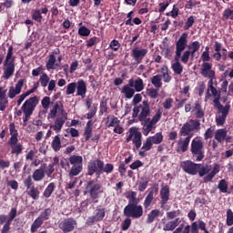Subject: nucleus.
<instances>
[{"mask_svg": "<svg viewBox=\"0 0 233 233\" xmlns=\"http://www.w3.org/2000/svg\"><path fill=\"white\" fill-rule=\"evenodd\" d=\"M180 167L182 170H184L186 174H189V176H198V174L199 177H204V183H212L214 177H216L221 170V167L218 163L213 164L212 169V167L208 165L196 164L192 162V160L182 161Z\"/></svg>", "mask_w": 233, "mask_h": 233, "instance_id": "f257e3e1", "label": "nucleus"}, {"mask_svg": "<svg viewBox=\"0 0 233 233\" xmlns=\"http://www.w3.org/2000/svg\"><path fill=\"white\" fill-rule=\"evenodd\" d=\"M187 46L188 33H183L175 44V61H181L184 65H187L190 57L194 58L196 52H198L199 48H201L199 41H194L191 43V50H187Z\"/></svg>", "mask_w": 233, "mask_h": 233, "instance_id": "f03ea898", "label": "nucleus"}, {"mask_svg": "<svg viewBox=\"0 0 233 233\" xmlns=\"http://www.w3.org/2000/svg\"><path fill=\"white\" fill-rule=\"evenodd\" d=\"M57 111L61 112V116L56 117ZM47 119H56L55 123L53 125H50L49 127L54 130L56 134H59V132L63 130V127L68 119V115L66 114V112H65L63 103H61L60 101L55 103L49 114L47 115Z\"/></svg>", "mask_w": 233, "mask_h": 233, "instance_id": "7ed1b4c3", "label": "nucleus"}, {"mask_svg": "<svg viewBox=\"0 0 233 233\" xmlns=\"http://www.w3.org/2000/svg\"><path fill=\"white\" fill-rule=\"evenodd\" d=\"M114 172V165L107 163L105 165V162L101 159H96L89 163L87 166V174L88 176H101V174H112Z\"/></svg>", "mask_w": 233, "mask_h": 233, "instance_id": "20e7f679", "label": "nucleus"}, {"mask_svg": "<svg viewBox=\"0 0 233 233\" xmlns=\"http://www.w3.org/2000/svg\"><path fill=\"white\" fill-rule=\"evenodd\" d=\"M37 105H39V98L37 97V96H34L33 97L26 99L22 105L21 107L24 114V127H26V125H28V121H30V117H32L34 110H35Z\"/></svg>", "mask_w": 233, "mask_h": 233, "instance_id": "39448f33", "label": "nucleus"}, {"mask_svg": "<svg viewBox=\"0 0 233 233\" xmlns=\"http://www.w3.org/2000/svg\"><path fill=\"white\" fill-rule=\"evenodd\" d=\"M15 72V56H14V46H10L4 61V79H10Z\"/></svg>", "mask_w": 233, "mask_h": 233, "instance_id": "423d86ee", "label": "nucleus"}, {"mask_svg": "<svg viewBox=\"0 0 233 233\" xmlns=\"http://www.w3.org/2000/svg\"><path fill=\"white\" fill-rule=\"evenodd\" d=\"M163 139L162 132H157L154 136L148 137L138 152V156H140V157H147V152L152 150L153 145H161Z\"/></svg>", "mask_w": 233, "mask_h": 233, "instance_id": "0eeeda50", "label": "nucleus"}, {"mask_svg": "<svg viewBox=\"0 0 233 233\" xmlns=\"http://www.w3.org/2000/svg\"><path fill=\"white\" fill-rule=\"evenodd\" d=\"M190 152L196 157V161H203L205 159V142L201 137H196L191 141Z\"/></svg>", "mask_w": 233, "mask_h": 233, "instance_id": "6e6552de", "label": "nucleus"}, {"mask_svg": "<svg viewBox=\"0 0 233 233\" xmlns=\"http://www.w3.org/2000/svg\"><path fill=\"white\" fill-rule=\"evenodd\" d=\"M86 194H89L93 203H99V198L103 194V187L99 183L94 184V180H89L86 185Z\"/></svg>", "mask_w": 233, "mask_h": 233, "instance_id": "1a4fd4ad", "label": "nucleus"}, {"mask_svg": "<svg viewBox=\"0 0 233 233\" xmlns=\"http://www.w3.org/2000/svg\"><path fill=\"white\" fill-rule=\"evenodd\" d=\"M144 210L143 206L138 203L127 204L124 208V216L126 218H131L132 219H139L143 218Z\"/></svg>", "mask_w": 233, "mask_h": 233, "instance_id": "9d476101", "label": "nucleus"}, {"mask_svg": "<svg viewBox=\"0 0 233 233\" xmlns=\"http://www.w3.org/2000/svg\"><path fill=\"white\" fill-rule=\"evenodd\" d=\"M128 132L129 135H127L126 137V143H130V141H133L136 150H139L141 148V145H143V135L136 127H130Z\"/></svg>", "mask_w": 233, "mask_h": 233, "instance_id": "9b49d317", "label": "nucleus"}, {"mask_svg": "<svg viewBox=\"0 0 233 233\" xmlns=\"http://www.w3.org/2000/svg\"><path fill=\"white\" fill-rule=\"evenodd\" d=\"M201 130V121L198 118L190 119L185 123L179 131V136H192L190 132H199Z\"/></svg>", "mask_w": 233, "mask_h": 233, "instance_id": "f8f14e48", "label": "nucleus"}, {"mask_svg": "<svg viewBox=\"0 0 233 233\" xmlns=\"http://www.w3.org/2000/svg\"><path fill=\"white\" fill-rule=\"evenodd\" d=\"M50 216H52V209L50 208H46L44 211L40 213V215L35 219L30 228L31 233H35L41 227H43V223L45 221H48L50 219Z\"/></svg>", "mask_w": 233, "mask_h": 233, "instance_id": "ddd939ff", "label": "nucleus"}, {"mask_svg": "<svg viewBox=\"0 0 233 233\" xmlns=\"http://www.w3.org/2000/svg\"><path fill=\"white\" fill-rule=\"evenodd\" d=\"M105 216H106V208L102 206H97L93 215L87 218L86 226L92 227L95 223L103 221V219H105Z\"/></svg>", "mask_w": 233, "mask_h": 233, "instance_id": "4468645a", "label": "nucleus"}, {"mask_svg": "<svg viewBox=\"0 0 233 233\" xmlns=\"http://www.w3.org/2000/svg\"><path fill=\"white\" fill-rule=\"evenodd\" d=\"M58 228L64 233L74 232L77 228V220L74 218H66L58 221Z\"/></svg>", "mask_w": 233, "mask_h": 233, "instance_id": "2eb2a0df", "label": "nucleus"}, {"mask_svg": "<svg viewBox=\"0 0 233 233\" xmlns=\"http://www.w3.org/2000/svg\"><path fill=\"white\" fill-rule=\"evenodd\" d=\"M218 112L220 115H218L216 117V124L217 127H223L227 121V116H228V112H230V105L218 106Z\"/></svg>", "mask_w": 233, "mask_h": 233, "instance_id": "dca6fc26", "label": "nucleus"}, {"mask_svg": "<svg viewBox=\"0 0 233 233\" xmlns=\"http://www.w3.org/2000/svg\"><path fill=\"white\" fill-rule=\"evenodd\" d=\"M148 54V49H139V47H135L131 51V56L136 61V65L143 63V59Z\"/></svg>", "mask_w": 233, "mask_h": 233, "instance_id": "f3484780", "label": "nucleus"}, {"mask_svg": "<svg viewBox=\"0 0 233 233\" xmlns=\"http://www.w3.org/2000/svg\"><path fill=\"white\" fill-rule=\"evenodd\" d=\"M158 190H159V185L155 184L152 187L151 190L147 195V197L143 202V207H144L145 210H148V208H150V205H152V201H154V192H155V194H157Z\"/></svg>", "mask_w": 233, "mask_h": 233, "instance_id": "a211bd4d", "label": "nucleus"}, {"mask_svg": "<svg viewBox=\"0 0 233 233\" xmlns=\"http://www.w3.org/2000/svg\"><path fill=\"white\" fill-rule=\"evenodd\" d=\"M190 139H192V135H187L186 137L180 138L177 140V152H181L185 154L188 150V147L190 145Z\"/></svg>", "mask_w": 233, "mask_h": 233, "instance_id": "6ab92c4d", "label": "nucleus"}, {"mask_svg": "<svg viewBox=\"0 0 233 233\" xmlns=\"http://www.w3.org/2000/svg\"><path fill=\"white\" fill-rule=\"evenodd\" d=\"M140 108L141 112L137 117H138V121L143 122L150 116V104L148 103V100H144L142 105H140Z\"/></svg>", "mask_w": 233, "mask_h": 233, "instance_id": "aec40b11", "label": "nucleus"}, {"mask_svg": "<svg viewBox=\"0 0 233 233\" xmlns=\"http://www.w3.org/2000/svg\"><path fill=\"white\" fill-rule=\"evenodd\" d=\"M88 91L86 81L83 79H78L76 82V96H80L82 99L86 97V92Z\"/></svg>", "mask_w": 233, "mask_h": 233, "instance_id": "412c9836", "label": "nucleus"}, {"mask_svg": "<svg viewBox=\"0 0 233 233\" xmlns=\"http://www.w3.org/2000/svg\"><path fill=\"white\" fill-rule=\"evenodd\" d=\"M25 85V79H20L15 85V87L10 86L8 91V97L10 99H14L15 96H19L21 94V90H23V86Z\"/></svg>", "mask_w": 233, "mask_h": 233, "instance_id": "4be33fe9", "label": "nucleus"}, {"mask_svg": "<svg viewBox=\"0 0 233 233\" xmlns=\"http://www.w3.org/2000/svg\"><path fill=\"white\" fill-rule=\"evenodd\" d=\"M160 207L165 208L168 199H170V187L168 186H164L160 189Z\"/></svg>", "mask_w": 233, "mask_h": 233, "instance_id": "5701e85b", "label": "nucleus"}, {"mask_svg": "<svg viewBox=\"0 0 233 233\" xmlns=\"http://www.w3.org/2000/svg\"><path fill=\"white\" fill-rule=\"evenodd\" d=\"M143 101V96H141V94H137L134 96L132 105L134 106L133 108V113H132V118L137 119V116H139V111H140V106L139 103Z\"/></svg>", "mask_w": 233, "mask_h": 233, "instance_id": "b1692460", "label": "nucleus"}, {"mask_svg": "<svg viewBox=\"0 0 233 233\" xmlns=\"http://www.w3.org/2000/svg\"><path fill=\"white\" fill-rule=\"evenodd\" d=\"M46 15L48 14V8L46 7V5H45L44 7H41L40 9H35L32 12V19L33 21H35L36 23H42L43 21V15Z\"/></svg>", "mask_w": 233, "mask_h": 233, "instance_id": "393cba45", "label": "nucleus"}, {"mask_svg": "<svg viewBox=\"0 0 233 233\" xmlns=\"http://www.w3.org/2000/svg\"><path fill=\"white\" fill-rule=\"evenodd\" d=\"M200 74L203 77H212L216 76V71L212 70V64L206 62L201 66Z\"/></svg>", "mask_w": 233, "mask_h": 233, "instance_id": "a878e982", "label": "nucleus"}, {"mask_svg": "<svg viewBox=\"0 0 233 233\" xmlns=\"http://www.w3.org/2000/svg\"><path fill=\"white\" fill-rule=\"evenodd\" d=\"M212 96L214 97L213 103L217 106H221V103L219 102L221 95L219 94V92L218 91V89L216 87H209V88H208V91H207V94H206V97H212Z\"/></svg>", "mask_w": 233, "mask_h": 233, "instance_id": "bb28decb", "label": "nucleus"}, {"mask_svg": "<svg viewBox=\"0 0 233 233\" xmlns=\"http://www.w3.org/2000/svg\"><path fill=\"white\" fill-rule=\"evenodd\" d=\"M18 142L19 140H15L14 142H7L11 148V154H15V156H20V154H23V144Z\"/></svg>", "mask_w": 233, "mask_h": 233, "instance_id": "cd10ccee", "label": "nucleus"}, {"mask_svg": "<svg viewBox=\"0 0 233 233\" xmlns=\"http://www.w3.org/2000/svg\"><path fill=\"white\" fill-rule=\"evenodd\" d=\"M192 113L197 119L205 120V110H203V106L199 102H196L194 107L192 108Z\"/></svg>", "mask_w": 233, "mask_h": 233, "instance_id": "c85d7f7f", "label": "nucleus"}, {"mask_svg": "<svg viewBox=\"0 0 233 233\" xmlns=\"http://www.w3.org/2000/svg\"><path fill=\"white\" fill-rule=\"evenodd\" d=\"M45 168H46V164H45L44 167H40L38 169H35L33 172L32 177L34 181L39 182L45 179V176H46Z\"/></svg>", "mask_w": 233, "mask_h": 233, "instance_id": "c756f323", "label": "nucleus"}, {"mask_svg": "<svg viewBox=\"0 0 233 233\" xmlns=\"http://www.w3.org/2000/svg\"><path fill=\"white\" fill-rule=\"evenodd\" d=\"M6 105H8V96H6V89L0 86V110L5 112L6 110Z\"/></svg>", "mask_w": 233, "mask_h": 233, "instance_id": "7c9ffc66", "label": "nucleus"}, {"mask_svg": "<svg viewBox=\"0 0 233 233\" xmlns=\"http://www.w3.org/2000/svg\"><path fill=\"white\" fill-rule=\"evenodd\" d=\"M119 123H121V120L119 118L109 115L106 116V121L105 122V125L106 128H115L117 127V125H119Z\"/></svg>", "mask_w": 233, "mask_h": 233, "instance_id": "2f4dec72", "label": "nucleus"}, {"mask_svg": "<svg viewBox=\"0 0 233 233\" xmlns=\"http://www.w3.org/2000/svg\"><path fill=\"white\" fill-rule=\"evenodd\" d=\"M228 134V131L227 130V128L218 129L215 132L216 141H218V143H223V141H225V139H227Z\"/></svg>", "mask_w": 233, "mask_h": 233, "instance_id": "473e14b6", "label": "nucleus"}, {"mask_svg": "<svg viewBox=\"0 0 233 233\" xmlns=\"http://www.w3.org/2000/svg\"><path fill=\"white\" fill-rule=\"evenodd\" d=\"M218 188L222 194H232V191L228 190V181L225 178L218 181Z\"/></svg>", "mask_w": 233, "mask_h": 233, "instance_id": "72a5a7b5", "label": "nucleus"}, {"mask_svg": "<svg viewBox=\"0 0 233 233\" xmlns=\"http://www.w3.org/2000/svg\"><path fill=\"white\" fill-rule=\"evenodd\" d=\"M162 114H163V112H161V109H158L157 111V113L152 117L150 124L147 127L148 131H152V129L154 128V125H156L157 123H159V121H161Z\"/></svg>", "mask_w": 233, "mask_h": 233, "instance_id": "f704fd0d", "label": "nucleus"}, {"mask_svg": "<svg viewBox=\"0 0 233 233\" xmlns=\"http://www.w3.org/2000/svg\"><path fill=\"white\" fill-rule=\"evenodd\" d=\"M51 147L55 152H59L63 148V144L61 143V135L55 136Z\"/></svg>", "mask_w": 233, "mask_h": 233, "instance_id": "c9c22d12", "label": "nucleus"}, {"mask_svg": "<svg viewBox=\"0 0 233 233\" xmlns=\"http://www.w3.org/2000/svg\"><path fill=\"white\" fill-rule=\"evenodd\" d=\"M9 132H10V138L8 141L15 142L19 141V133L17 132V129H15V124L11 123L9 125Z\"/></svg>", "mask_w": 233, "mask_h": 233, "instance_id": "e433bc0d", "label": "nucleus"}, {"mask_svg": "<svg viewBox=\"0 0 233 233\" xmlns=\"http://www.w3.org/2000/svg\"><path fill=\"white\" fill-rule=\"evenodd\" d=\"M57 59L56 58V56L49 55L48 60L46 64V70H56V66H59V64H56V62Z\"/></svg>", "mask_w": 233, "mask_h": 233, "instance_id": "4c0bfd02", "label": "nucleus"}, {"mask_svg": "<svg viewBox=\"0 0 233 233\" xmlns=\"http://www.w3.org/2000/svg\"><path fill=\"white\" fill-rule=\"evenodd\" d=\"M161 211L159 209H152L148 215L146 222L150 225V223H154L156 219H157V217L160 216Z\"/></svg>", "mask_w": 233, "mask_h": 233, "instance_id": "58836bf2", "label": "nucleus"}, {"mask_svg": "<svg viewBox=\"0 0 233 233\" xmlns=\"http://www.w3.org/2000/svg\"><path fill=\"white\" fill-rule=\"evenodd\" d=\"M92 127H94V123L92 122V120H88L84 131V137H86V141H90V137H92Z\"/></svg>", "mask_w": 233, "mask_h": 233, "instance_id": "ea45409f", "label": "nucleus"}, {"mask_svg": "<svg viewBox=\"0 0 233 233\" xmlns=\"http://www.w3.org/2000/svg\"><path fill=\"white\" fill-rule=\"evenodd\" d=\"M122 94H125V97L127 99H132L134 97V94H136V90L132 87H129L128 85H126L122 87Z\"/></svg>", "mask_w": 233, "mask_h": 233, "instance_id": "a19ab883", "label": "nucleus"}, {"mask_svg": "<svg viewBox=\"0 0 233 233\" xmlns=\"http://www.w3.org/2000/svg\"><path fill=\"white\" fill-rule=\"evenodd\" d=\"M69 163L73 167L83 166V157L77 156V155H73L69 157Z\"/></svg>", "mask_w": 233, "mask_h": 233, "instance_id": "79ce46f5", "label": "nucleus"}, {"mask_svg": "<svg viewBox=\"0 0 233 233\" xmlns=\"http://www.w3.org/2000/svg\"><path fill=\"white\" fill-rule=\"evenodd\" d=\"M171 68L177 76H181V74H183V65H181L179 60H175V63L171 65Z\"/></svg>", "mask_w": 233, "mask_h": 233, "instance_id": "37998d69", "label": "nucleus"}, {"mask_svg": "<svg viewBox=\"0 0 233 233\" xmlns=\"http://www.w3.org/2000/svg\"><path fill=\"white\" fill-rule=\"evenodd\" d=\"M55 190H56V184L54 182L49 183L43 192L44 198H50L52 194H54Z\"/></svg>", "mask_w": 233, "mask_h": 233, "instance_id": "c03bdc74", "label": "nucleus"}, {"mask_svg": "<svg viewBox=\"0 0 233 233\" xmlns=\"http://www.w3.org/2000/svg\"><path fill=\"white\" fill-rule=\"evenodd\" d=\"M83 172V166H72L69 171V177L73 179L75 176H79Z\"/></svg>", "mask_w": 233, "mask_h": 233, "instance_id": "a18cd8bd", "label": "nucleus"}, {"mask_svg": "<svg viewBox=\"0 0 233 233\" xmlns=\"http://www.w3.org/2000/svg\"><path fill=\"white\" fill-rule=\"evenodd\" d=\"M160 72L162 74L160 76L163 78L164 83H170V81H172V76H170V73H168L167 66L161 67Z\"/></svg>", "mask_w": 233, "mask_h": 233, "instance_id": "49530a36", "label": "nucleus"}, {"mask_svg": "<svg viewBox=\"0 0 233 233\" xmlns=\"http://www.w3.org/2000/svg\"><path fill=\"white\" fill-rule=\"evenodd\" d=\"M96 114H97V104H94L88 113L83 116L82 119H88L89 121H92V117H94Z\"/></svg>", "mask_w": 233, "mask_h": 233, "instance_id": "de8ad7c7", "label": "nucleus"}, {"mask_svg": "<svg viewBox=\"0 0 233 233\" xmlns=\"http://www.w3.org/2000/svg\"><path fill=\"white\" fill-rule=\"evenodd\" d=\"M27 194L29 198H33L34 200L39 199V188L35 186H32Z\"/></svg>", "mask_w": 233, "mask_h": 233, "instance_id": "09e8293b", "label": "nucleus"}, {"mask_svg": "<svg viewBox=\"0 0 233 233\" xmlns=\"http://www.w3.org/2000/svg\"><path fill=\"white\" fill-rule=\"evenodd\" d=\"M148 183H150V179L148 177H142L138 183L139 192H145L148 187Z\"/></svg>", "mask_w": 233, "mask_h": 233, "instance_id": "8fccbe9b", "label": "nucleus"}, {"mask_svg": "<svg viewBox=\"0 0 233 233\" xmlns=\"http://www.w3.org/2000/svg\"><path fill=\"white\" fill-rule=\"evenodd\" d=\"M77 88V82H71L66 86V96H72L76 94Z\"/></svg>", "mask_w": 233, "mask_h": 233, "instance_id": "3c124183", "label": "nucleus"}, {"mask_svg": "<svg viewBox=\"0 0 233 233\" xmlns=\"http://www.w3.org/2000/svg\"><path fill=\"white\" fill-rule=\"evenodd\" d=\"M151 83L155 88H161L163 86V82H161V75H156L151 78Z\"/></svg>", "mask_w": 233, "mask_h": 233, "instance_id": "603ef678", "label": "nucleus"}, {"mask_svg": "<svg viewBox=\"0 0 233 233\" xmlns=\"http://www.w3.org/2000/svg\"><path fill=\"white\" fill-rule=\"evenodd\" d=\"M135 92H141L143 90H145V83L143 82L142 78L137 77L135 80Z\"/></svg>", "mask_w": 233, "mask_h": 233, "instance_id": "864d4df0", "label": "nucleus"}, {"mask_svg": "<svg viewBox=\"0 0 233 233\" xmlns=\"http://www.w3.org/2000/svg\"><path fill=\"white\" fill-rule=\"evenodd\" d=\"M106 112H108V102L106 98H103L100 102L99 116H103V114H106Z\"/></svg>", "mask_w": 233, "mask_h": 233, "instance_id": "5fc2aeb1", "label": "nucleus"}, {"mask_svg": "<svg viewBox=\"0 0 233 233\" xmlns=\"http://www.w3.org/2000/svg\"><path fill=\"white\" fill-rule=\"evenodd\" d=\"M39 82L41 86H43V88H46V86H48V83H50V77H48V75H46V73H44L40 76Z\"/></svg>", "mask_w": 233, "mask_h": 233, "instance_id": "6e6d98bb", "label": "nucleus"}, {"mask_svg": "<svg viewBox=\"0 0 233 233\" xmlns=\"http://www.w3.org/2000/svg\"><path fill=\"white\" fill-rule=\"evenodd\" d=\"M90 29H88L86 26L85 25H81L78 28V35H80L81 37H88V35H90Z\"/></svg>", "mask_w": 233, "mask_h": 233, "instance_id": "4d7b16f0", "label": "nucleus"}, {"mask_svg": "<svg viewBox=\"0 0 233 233\" xmlns=\"http://www.w3.org/2000/svg\"><path fill=\"white\" fill-rule=\"evenodd\" d=\"M194 23H196V18L194 15H190L184 25V30H190L194 26Z\"/></svg>", "mask_w": 233, "mask_h": 233, "instance_id": "13d9d810", "label": "nucleus"}, {"mask_svg": "<svg viewBox=\"0 0 233 233\" xmlns=\"http://www.w3.org/2000/svg\"><path fill=\"white\" fill-rule=\"evenodd\" d=\"M86 46H87V48H92V46H96V45L99 44V37L93 36L88 40H86Z\"/></svg>", "mask_w": 233, "mask_h": 233, "instance_id": "bf43d9fd", "label": "nucleus"}, {"mask_svg": "<svg viewBox=\"0 0 233 233\" xmlns=\"http://www.w3.org/2000/svg\"><path fill=\"white\" fill-rule=\"evenodd\" d=\"M226 225H228V227H232V225H233V212H232V209H228L227 210Z\"/></svg>", "mask_w": 233, "mask_h": 233, "instance_id": "052dcab7", "label": "nucleus"}, {"mask_svg": "<svg viewBox=\"0 0 233 233\" xmlns=\"http://www.w3.org/2000/svg\"><path fill=\"white\" fill-rule=\"evenodd\" d=\"M109 48L111 50H113L114 52H117V50H119V48H121V44L119 43L118 40H112L109 44Z\"/></svg>", "mask_w": 233, "mask_h": 233, "instance_id": "680f3d73", "label": "nucleus"}, {"mask_svg": "<svg viewBox=\"0 0 233 233\" xmlns=\"http://www.w3.org/2000/svg\"><path fill=\"white\" fill-rule=\"evenodd\" d=\"M212 137H214V127H210L204 133V139L208 141V139H212Z\"/></svg>", "mask_w": 233, "mask_h": 233, "instance_id": "e2e57ef3", "label": "nucleus"}, {"mask_svg": "<svg viewBox=\"0 0 233 233\" xmlns=\"http://www.w3.org/2000/svg\"><path fill=\"white\" fill-rule=\"evenodd\" d=\"M130 225H132V219L128 217H127L124 221L122 222L121 225V229L122 230H128V228H130Z\"/></svg>", "mask_w": 233, "mask_h": 233, "instance_id": "0e129e2a", "label": "nucleus"}, {"mask_svg": "<svg viewBox=\"0 0 233 233\" xmlns=\"http://www.w3.org/2000/svg\"><path fill=\"white\" fill-rule=\"evenodd\" d=\"M147 95L151 99H157V96H159V93L157 92V89H156V88H149L147 90Z\"/></svg>", "mask_w": 233, "mask_h": 233, "instance_id": "69168bd1", "label": "nucleus"}, {"mask_svg": "<svg viewBox=\"0 0 233 233\" xmlns=\"http://www.w3.org/2000/svg\"><path fill=\"white\" fill-rule=\"evenodd\" d=\"M127 199H128V204L139 203V200H137V193H136V191H131V193L127 197Z\"/></svg>", "mask_w": 233, "mask_h": 233, "instance_id": "338daca9", "label": "nucleus"}, {"mask_svg": "<svg viewBox=\"0 0 233 233\" xmlns=\"http://www.w3.org/2000/svg\"><path fill=\"white\" fill-rule=\"evenodd\" d=\"M50 96H45L42 101H41V105L42 107L44 108V110H48V108H50Z\"/></svg>", "mask_w": 233, "mask_h": 233, "instance_id": "774afa93", "label": "nucleus"}]
</instances>
